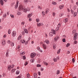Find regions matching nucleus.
Masks as SVG:
<instances>
[{
  "label": "nucleus",
  "mask_w": 78,
  "mask_h": 78,
  "mask_svg": "<svg viewBox=\"0 0 78 78\" xmlns=\"http://www.w3.org/2000/svg\"><path fill=\"white\" fill-rule=\"evenodd\" d=\"M51 32L49 33V35L50 36H53V34H56V32H55V30L53 29H51Z\"/></svg>",
  "instance_id": "f257e3e1"
},
{
  "label": "nucleus",
  "mask_w": 78,
  "mask_h": 78,
  "mask_svg": "<svg viewBox=\"0 0 78 78\" xmlns=\"http://www.w3.org/2000/svg\"><path fill=\"white\" fill-rule=\"evenodd\" d=\"M19 9L20 11L23 10H23H24V9H25V7L23 6L20 5L19 6Z\"/></svg>",
  "instance_id": "f03ea898"
},
{
  "label": "nucleus",
  "mask_w": 78,
  "mask_h": 78,
  "mask_svg": "<svg viewBox=\"0 0 78 78\" xmlns=\"http://www.w3.org/2000/svg\"><path fill=\"white\" fill-rule=\"evenodd\" d=\"M30 11V8H28L27 9L25 8L24 9L23 11V12H27V11Z\"/></svg>",
  "instance_id": "7ed1b4c3"
},
{
  "label": "nucleus",
  "mask_w": 78,
  "mask_h": 78,
  "mask_svg": "<svg viewBox=\"0 0 78 78\" xmlns=\"http://www.w3.org/2000/svg\"><path fill=\"white\" fill-rule=\"evenodd\" d=\"M7 0H0V3H1V4L2 5H4V2L3 1H4V2H6Z\"/></svg>",
  "instance_id": "20e7f679"
},
{
  "label": "nucleus",
  "mask_w": 78,
  "mask_h": 78,
  "mask_svg": "<svg viewBox=\"0 0 78 78\" xmlns=\"http://www.w3.org/2000/svg\"><path fill=\"white\" fill-rule=\"evenodd\" d=\"M36 54L35 53H32L31 54H30V58H34V57H35V56H36Z\"/></svg>",
  "instance_id": "39448f33"
},
{
  "label": "nucleus",
  "mask_w": 78,
  "mask_h": 78,
  "mask_svg": "<svg viewBox=\"0 0 78 78\" xmlns=\"http://www.w3.org/2000/svg\"><path fill=\"white\" fill-rule=\"evenodd\" d=\"M2 45H5L6 44V41H5V40H2Z\"/></svg>",
  "instance_id": "423d86ee"
},
{
  "label": "nucleus",
  "mask_w": 78,
  "mask_h": 78,
  "mask_svg": "<svg viewBox=\"0 0 78 78\" xmlns=\"http://www.w3.org/2000/svg\"><path fill=\"white\" fill-rule=\"evenodd\" d=\"M12 35L13 37H15L16 35V31H14L12 32Z\"/></svg>",
  "instance_id": "0eeeda50"
},
{
  "label": "nucleus",
  "mask_w": 78,
  "mask_h": 78,
  "mask_svg": "<svg viewBox=\"0 0 78 78\" xmlns=\"http://www.w3.org/2000/svg\"><path fill=\"white\" fill-rule=\"evenodd\" d=\"M78 34L77 33H76L74 35V37L73 39H74L76 40V39H77V37H76V36H77Z\"/></svg>",
  "instance_id": "6e6552de"
},
{
  "label": "nucleus",
  "mask_w": 78,
  "mask_h": 78,
  "mask_svg": "<svg viewBox=\"0 0 78 78\" xmlns=\"http://www.w3.org/2000/svg\"><path fill=\"white\" fill-rule=\"evenodd\" d=\"M25 54V51L20 52V55L21 56H23V55H24Z\"/></svg>",
  "instance_id": "1a4fd4ad"
},
{
  "label": "nucleus",
  "mask_w": 78,
  "mask_h": 78,
  "mask_svg": "<svg viewBox=\"0 0 78 78\" xmlns=\"http://www.w3.org/2000/svg\"><path fill=\"white\" fill-rule=\"evenodd\" d=\"M11 68H12V67H11V66L9 65L7 67V69L8 70H9V71H10V70H11Z\"/></svg>",
  "instance_id": "9d476101"
},
{
  "label": "nucleus",
  "mask_w": 78,
  "mask_h": 78,
  "mask_svg": "<svg viewBox=\"0 0 78 78\" xmlns=\"http://www.w3.org/2000/svg\"><path fill=\"white\" fill-rule=\"evenodd\" d=\"M43 23H37V25L38 27H39L40 26H43Z\"/></svg>",
  "instance_id": "9b49d317"
},
{
  "label": "nucleus",
  "mask_w": 78,
  "mask_h": 78,
  "mask_svg": "<svg viewBox=\"0 0 78 78\" xmlns=\"http://www.w3.org/2000/svg\"><path fill=\"white\" fill-rule=\"evenodd\" d=\"M32 14H33V13H29V14H28L27 17L28 18H30V17H31L32 16Z\"/></svg>",
  "instance_id": "f8f14e48"
},
{
  "label": "nucleus",
  "mask_w": 78,
  "mask_h": 78,
  "mask_svg": "<svg viewBox=\"0 0 78 78\" xmlns=\"http://www.w3.org/2000/svg\"><path fill=\"white\" fill-rule=\"evenodd\" d=\"M42 46L43 48L44 49V50H45L47 48V45H46L45 44H43Z\"/></svg>",
  "instance_id": "ddd939ff"
},
{
  "label": "nucleus",
  "mask_w": 78,
  "mask_h": 78,
  "mask_svg": "<svg viewBox=\"0 0 78 78\" xmlns=\"http://www.w3.org/2000/svg\"><path fill=\"white\" fill-rule=\"evenodd\" d=\"M64 5H60L59 7V8L60 9H63L64 8Z\"/></svg>",
  "instance_id": "4468645a"
},
{
  "label": "nucleus",
  "mask_w": 78,
  "mask_h": 78,
  "mask_svg": "<svg viewBox=\"0 0 78 78\" xmlns=\"http://www.w3.org/2000/svg\"><path fill=\"white\" fill-rule=\"evenodd\" d=\"M59 36H56L55 38V41H57L58 39H59Z\"/></svg>",
  "instance_id": "2eb2a0df"
},
{
  "label": "nucleus",
  "mask_w": 78,
  "mask_h": 78,
  "mask_svg": "<svg viewBox=\"0 0 78 78\" xmlns=\"http://www.w3.org/2000/svg\"><path fill=\"white\" fill-rule=\"evenodd\" d=\"M22 14V13L21 12V11H19L17 13V15L18 16H20L21 14Z\"/></svg>",
  "instance_id": "dca6fc26"
},
{
  "label": "nucleus",
  "mask_w": 78,
  "mask_h": 78,
  "mask_svg": "<svg viewBox=\"0 0 78 78\" xmlns=\"http://www.w3.org/2000/svg\"><path fill=\"white\" fill-rule=\"evenodd\" d=\"M33 75L34 76V78H37V73H34Z\"/></svg>",
  "instance_id": "f3484780"
},
{
  "label": "nucleus",
  "mask_w": 78,
  "mask_h": 78,
  "mask_svg": "<svg viewBox=\"0 0 78 78\" xmlns=\"http://www.w3.org/2000/svg\"><path fill=\"white\" fill-rule=\"evenodd\" d=\"M21 38H22V34H20L19 36L18 37L17 39L18 40H20L21 39Z\"/></svg>",
  "instance_id": "a211bd4d"
},
{
  "label": "nucleus",
  "mask_w": 78,
  "mask_h": 78,
  "mask_svg": "<svg viewBox=\"0 0 78 78\" xmlns=\"http://www.w3.org/2000/svg\"><path fill=\"white\" fill-rule=\"evenodd\" d=\"M68 20L69 19H68V18H66L64 20V22L65 23H66V22H68Z\"/></svg>",
  "instance_id": "6ab92c4d"
},
{
  "label": "nucleus",
  "mask_w": 78,
  "mask_h": 78,
  "mask_svg": "<svg viewBox=\"0 0 78 78\" xmlns=\"http://www.w3.org/2000/svg\"><path fill=\"white\" fill-rule=\"evenodd\" d=\"M45 42L47 44H50V42H49V41L48 40H46L45 41Z\"/></svg>",
  "instance_id": "aec40b11"
},
{
  "label": "nucleus",
  "mask_w": 78,
  "mask_h": 78,
  "mask_svg": "<svg viewBox=\"0 0 78 78\" xmlns=\"http://www.w3.org/2000/svg\"><path fill=\"white\" fill-rule=\"evenodd\" d=\"M56 12H52V16H53V17H55V16H56Z\"/></svg>",
  "instance_id": "412c9836"
},
{
  "label": "nucleus",
  "mask_w": 78,
  "mask_h": 78,
  "mask_svg": "<svg viewBox=\"0 0 78 78\" xmlns=\"http://www.w3.org/2000/svg\"><path fill=\"white\" fill-rule=\"evenodd\" d=\"M24 30L25 33H26V34H28V30H27V29H25Z\"/></svg>",
  "instance_id": "4be33fe9"
},
{
  "label": "nucleus",
  "mask_w": 78,
  "mask_h": 78,
  "mask_svg": "<svg viewBox=\"0 0 78 78\" xmlns=\"http://www.w3.org/2000/svg\"><path fill=\"white\" fill-rule=\"evenodd\" d=\"M73 9L74 10H75L76 9V6L75 5H74Z\"/></svg>",
  "instance_id": "5701e85b"
},
{
  "label": "nucleus",
  "mask_w": 78,
  "mask_h": 78,
  "mask_svg": "<svg viewBox=\"0 0 78 78\" xmlns=\"http://www.w3.org/2000/svg\"><path fill=\"white\" fill-rule=\"evenodd\" d=\"M36 20L37 23H39L40 21V20L39 18H37L36 19Z\"/></svg>",
  "instance_id": "b1692460"
},
{
  "label": "nucleus",
  "mask_w": 78,
  "mask_h": 78,
  "mask_svg": "<svg viewBox=\"0 0 78 78\" xmlns=\"http://www.w3.org/2000/svg\"><path fill=\"white\" fill-rule=\"evenodd\" d=\"M56 44H54L53 45V48L54 49H55V48H56Z\"/></svg>",
  "instance_id": "393cba45"
},
{
  "label": "nucleus",
  "mask_w": 78,
  "mask_h": 78,
  "mask_svg": "<svg viewBox=\"0 0 78 78\" xmlns=\"http://www.w3.org/2000/svg\"><path fill=\"white\" fill-rule=\"evenodd\" d=\"M34 58H32L30 60V62H34Z\"/></svg>",
  "instance_id": "a878e982"
},
{
  "label": "nucleus",
  "mask_w": 78,
  "mask_h": 78,
  "mask_svg": "<svg viewBox=\"0 0 78 78\" xmlns=\"http://www.w3.org/2000/svg\"><path fill=\"white\" fill-rule=\"evenodd\" d=\"M43 63H44V65H45V66H48V63H47L45 62H44Z\"/></svg>",
  "instance_id": "bb28decb"
},
{
  "label": "nucleus",
  "mask_w": 78,
  "mask_h": 78,
  "mask_svg": "<svg viewBox=\"0 0 78 78\" xmlns=\"http://www.w3.org/2000/svg\"><path fill=\"white\" fill-rule=\"evenodd\" d=\"M76 14H77V13H76V12H75L73 15V17H76Z\"/></svg>",
  "instance_id": "cd10ccee"
},
{
  "label": "nucleus",
  "mask_w": 78,
  "mask_h": 78,
  "mask_svg": "<svg viewBox=\"0 0 78 78\" xmlns=\"http://www.w3.org/2000/svg\"><path fill=\"white\" fill-rule=\"evenodd\" d=\"M25 41L23 40H21V42H22V44H25Z\"/></svg>",
  "instance_id": "c85d7f7f"
},
{
  "label": "nucleus",
  "mask_w": 78,
  "mask_h": 78,
  "mask_svg": "<svg viewBox=\"0 0 78 78\" xmlns=\"http://www.w3.org/2000/svg\"><path fill=\"white\" fill-rule=\"evenodd\" d=\"M49 12V9H46L45 13L46 14H47V13H48V12Z\"/></svg>",
  "instance_id": "c756f323"
},
{
  "label": "nucleus",
  "mask_w": 78,
  "mask_h": 78,
  "mask_svg": "<svg viewBox=\"0 0 78 78\" xmlns=\"http://www.w3.org/2000/svg\"><path fill=\"white\" fill-rule=\"evenodd\" d=\"M19 73H20L19 70H17L16 72V75H19Z\"/></svg>",
  "instance_id": "7c9ffc66"
},
{
  "label": "nucleus",
  "mask_w": 78,
  "mask_h": 78,
  "mask_svg": "<svg viewBox=\"0 0 78 78\" xmlns=\"http://www.w3.org/2000/svg\"><path fill=\"white\" fill-rule=\"evenodd\" d=\"M52 5H57V3H56L54 2H52Z\"/></svg>",
  "instance_id": "2f4dec72"
},
{
  "label": "nucleus",
  "mask_w": 78,
  "mask_h": 78,
  "mask_svg": "<svg viewBox=\"0 0 78 78\" xmlns=\"http://www.w3.org/2000/svg\"><path fill=\"white\" fill-rule=\"evenodd\" d=\"M61 51V49H59L57 51V54H59L60 52Z\"/></svg>",
  "instance_id": "473e14b6"
},
{
  "label": "nucleus",
  "mask_w": 78,
  "mask_h": 78,
  "mask_svg": "<svg viewBox=\"0 0 78 78\" xmlns=\"http://www.w3.org/2000/svg\"><path fill=\"white\" fill-rule=\"evenodd\" d=\"M27 78L30 77V73L27 74Z\"/></svg>",
  "instance_id": "72a5a7b5"
},
{
  "label": "nucleus",
  "mask_w": 78,
  "mask_h": 78,
  "mask_svg": "<svg viewBox=\"0 0 78 78\" xmlns=\"http://www.w3.org/2000/svg\"><path fill=\"white\" fill-rule=\"evenodd\" d=\"M16 70V69H13L12 70L11 72H12V73H14V72H15V71Z\"/></svg>",
  "instance_id": "f704fd0d"
},
{
  "label": "nucleus",
  "mask_w": 78,
  "mask_h": 78,
  "mask_svg": "<svg viewBox=\"0 0 78 78\" xmlns=\"http://www.w3.org/2000/svg\"><path fill=\"white\" fill-rule=\"evenodd\" d=\"M53 60H54V62H57V61H58V60L56 58H54Z\"/></svg>",
  "instance_id": "c9c22d12"
},
{
  "label": "nucleus",
  "mask_w": 78,
  "mask_h": 78,
  "mask_svg": "<svg viewBox=\"0 0 78 78\" xmlns=\"http://www.w3.org/2000/svg\"><path fill=\"white\" fill-rule=\"evenodd\" d=\"M8 33L9 34H11V30L9 29L8 30Z\"/></svg>",
  "instance_id": "e433bc0d"
},
{
  "label": "nucleus",
  "mask_w": 78,
  "mask_h": 78,
  "mask_svg": "<svg viewBox=\"0 0 78 78\" xmlns=\"http://www.w3.org/2000/svg\"><path fill=\"white\" fill-rule=\"evenodd\" d=\"M9 54V53H8V52H7V53L6 54V57H8V56H9V55H8Z\"/></svg>",
  "instance_id": "4c0bfd02"
},
{
  "label": "nucleus",
  "mask_w": 78,
  "mask_h": 78,
  "mask_svg": "<svg viewBox=\"0 0 78 78\" xmlns=\"http://www.w3.org/2000/svg\"><path fill=\"white\" fill-rule=\"evenodd\" d=\"M63 15H64L63 13H61L60 14L59 16H60V17H62V16H63Z\"/></svg>",
  "instance_id": "58836bf2"
},
{
  "label": "nucleus",
  "mask_w": 78,
  "mask_h": 78,
  "mask_svg": "<svg viewBox=\"0 0 78 78\" xmlns=\"http://www.w3.org/2000/svg\"><path fill=\"white\" fill-rule=\"evenodd\" d=\"M42 14L43 16H44V15H45V12H42Z\"/></svg>",
  "instance_id": "ea45409f"
},
{
  "label": "nucleus",
  "mask_w": 78,
  "mask_h": 78,
  "mask_svg": "<svg viewBox=\"0 0 78 78\" xmlns=\"http://www.w3.org/2000/svg\"><path fill=\"white\" fill-rule=\"evenodd\" d=\"M31 40V38L30 37H29L28 38V40L27 41V42H28L29 41H30Z\"/></svg>",
  "instance_id": "a19ab883"
},
{
  "label": "nucleus",
  "mask_w": 78,
  "mask_h": 78,
  "mask_svg": "<svg viewBox=\"0 0 78 78\" xmlns=\"http://www.w3.org/2000/svg\"><path fill=\"white\" fill-rule=\"evenodd\" d=\"M18 7V5L16 4L15 6V9H17Z\"/></svg>",
  "instance_id": "79ce46f5"
},
{
  "label": "nucleus",
  "mask_w": 78,
  "mask_h": 78,
  "mask_svg": "<svg viewBox=\"0 0 78 78\" xmlns=\"http://www.w3.org/2000/svg\"><path fill=\"white\" fill-rule=\"evenodd\" d=\"M14 45V43H12L11 44V46L12 47H13Z\"/></svg>",
  "instance_id": "37998d69"
},
{
  "label": "nucleus",
  "mask_w": 78,
  "mask_h": 78,
  "mask_svg": "<svg viewBox=\"0 0 78 78\" xmlns=\"http://www.w3.org/2000/svg\"><path fill=\"white\" fill-rule=\"evenodd\" d=\"M24 24H25V22H22L21 23V25H24Z\"/></svg>",
  "instance_id": "c03bdc74"
},
{
  "label": "nucleus",
  "mask_w": 78,
  "mask_h": 78,
  "mask_svg": "<svg viewBox=\"0 0 78 78\" xmlns=\"http://www.w3.org/2000/svg\"><path fill=\"white\" fill-rule=\"evenodd\" d=\"M10 17H11L12 18H14V16L13 15L11 14Z\"/></svg>",
  "instance_id": "a18cd8bd"
},
{
  "label": "nucleus",
  "mask_w": 78,
  "mask_h": 78,
  "mask_svg": "<svg viewBox=\"0 0 78 78\" xmlns=\"http://www.w3.org/2000/svg\"><path fill=\"white\" fill-rule=\"evenodd\" d=\"M71 11L72 14H73L74 12V11H73V10L72 9H71Z\"/></svg>",
  "instance_id": "49530a36"
},
{
  "label": "nucleus",
  "mask_w": 78,
  "mask_h": 78,
  "mask_svg": "<svg viewBox=\"0 0 78 78\" xmlns=\"http://www.w3.org/2000/svg\"><path fill=\"white\" fill-rule=\"evenodd\" d=\"M70 46V43H68L66 45V47H69V46Z\"/></svg>",
  "instance_id": "de8ad7c7"
},
{
  "label": "nucleus",
  "mask_w": 78,
  "mask_h": 78,
  "mask_svg": "<svg viewBox=\"0 0 78 78\" xmlns=\"http://www.w3.org/2000/svg\"><path fill=\"white\" fill-rule=\"evenodd\" d=\"M37 67H41V65L39 64H38L37 65Z\"/></svg>",
  "instance_id": "09e8293b"
},
{
  "label": "nucleus",
  "mask_w": 78,
  "mask_h": 78,
  "mask_svg": "<svg viewBox=\"0 0 78 78\" xmlns=\"http://www.w3.org/2000/svg\"><path fill=\"white\" fill-rule=\"evenodd\" d=\"M61 27V23H60L58 24V28H59V27Z\"/></svg>",
  "instance_id": "8fccbe9b"
},
{
  "label": "nucleus",
  "mask_w": 78,
  "mask_h": 78,
  "mask_svg": "<svg viewBox=\"0 0 78 78\" xmlns=\"http://www.w3.org/2000/svg\"><path fill=\"white\" fill-rule=\"evenodd\" d=\"M59 27H57L55 29V31H58V30H59Z\"/></svg>",
  "instance_id": "3c124183"
},
{
  "label": "nucleus",
  "mask_w": 78,
  "mask_h": 78,
  "mask_svg": "<svg viewBox=\"0 0 78 78\" xmlns=\"http://www.w3.org/2000/svg\"><path fill=\"white\" fill-rule=\"evenodd\" d=\"M77 41H74V44H77Z\"/></svg>",
  "instance_id": "603ef678"
},
{
  "label": "nucleus",
  "mask_w": 78,
  "mask_h": 78,
  "mask_svg": "<svg viewBox=\"0 0 78 78\" xmlns=\"http://www.w3.org/2000/svg\"><path fill=\"white\" fill-rule=\"evenodd\" d=\"M23 58L24 60H25L26 59V57H25V56H24L23 57Z\"/></svg>",
  "instance_id": "864d4df0"
},
{
  "label": "nucleus",
  "mask_w": 78,
  "mask_h": 78,
  "mask_svg": "<svg viewBox=\"0 0 78 78\" xmlns=\"http://www.w3.org/2000/svg\"><path fill=\"white\" fill-rule=\"evenodd\" d=\"M62 41L63 42H66V39L65 38L63 39Z\"/></svg>",
  "instance_id": "5fc2aeb1"
},
{
  "label": "nucleus",
  "mask_w": 78,
  "mask_h": 78,
  "mask_svg": "<svg viewBox=\"0 0 78 78\" xmlns=\"http://www.w3.org/2000/svg\"><path fill=\"white\" fill-rule=\"evenodd\" d=\"M7 42L8 44H10V43H11V41L10 40H8L7 41Z\"/></svg>",
  "instance_id": "6e6d98bb"
},
{
  "label": "nucleus",
  "mask_w": 78,
  "mask_h": 78,
  "mask_svg": "<svg viewBox=\"0 0 78 78\" xmlns=\"http://www.w3.org/2000/svg\"><path fill=\"white\" fill-rule=\"evenodd\" d=\"M28 64V62H26L24 63V65L25 66H27Z\"/></svg>",
  "instance_id": "4d7b16f0"
},
{
  "label": "nucleus",
  "mask_w": 78,
  "mask_h": 78,
  "mask_svg": "<svg viewBox=\"0 0 78 78\" xmlns=\"http://www.w3.org/2000/svg\"><path fill=\"white\" fill-rule=\"evenodd\" d=\"M57 60H59V56H58L56 57Z\"/></svg>",
  "instance_id": "13d9d810"
},
{
  "label": "nucleus",
  "mask_w": 78,
  "mask_h": 78,
  "mask_svg": "<svg viewBox=\"0 0 78 78\" xmlns=\"http://www.w3.org/2000/svg\"><path fill=\"white\" fill-rule=\"evenodd\" d=\"M73 33H75L76 32V30H73Z\"/></svg>",
  "instance_id": "bf43d9fd"
},
{
  "label": "nucleus",
  "mask_w": 78,
  "mask_h": 78,
  "mask_svg": "<svg viewBox=\"0 0 78 78\" xmlns=\"http://www.w3.org/2000/svg\"><path fill=\"white\" fill-rule=\"evenodd\" d=\"M25 32H24V31L22 32V34H23V35H24L25 34Z\"/></svg>",
  "instance_id": "052dcab7"
},
{
  "label": "nucleus",
  "mask_w": 78,
  "mask_h": 78,
  "mask_svg": "<svg viewBox=\"0 0 78 78\" xmlns=\"http://www.w3.org/2000/svg\"><path fill=\"white\" fill-rule=\"evenodd\" d=\"M38 8L39 9H42V8L41 7V6H38Z\"/></svg>",
  "instance_id": "680f3d73"
},
{
  "label": "nucleus",
  "mask_w": 78,
  "mask_h": 78,
  "mask_svg": "<svg viewBox=\"0 0 78 78\" xmlns=\"http://www.w3.org/2000/svg\"><path fill=\"white\" fill-rule=\"evenodd\" d=\"M72 61L73 62H75V58H73L72 59Z\"/></svg>",
  "instance_id": "e2e57ef3"
},
{
  "label": "nucleus",
  "mask_w": 78,
  "mask_h": 78,
  "mask_svg": "<svg viewBox=\"0 0 78 78\" xmlns=\"http://www.w3.org/2000/svg\"><path fill=\"white\" fill-rule=\"evenodd\" d=\"M41 71H43V70H44V68L41 67Z\"/></svg>",
  "instance_id": "0e129e2a"
},
{
  "label": "nucleus",
  "mask_w": 78,
  "mask_h": 78,
  "mask_svg": "<svg viewBox=\"0 0 78 78\" xmlns=\"http://www.w3.org/2000/svg\"><path fill=\"white\" fill-rule=\"evenodd\" d=\"M37 49L38 50H39V49H40V47L39 46L37 47Z\"/></svg>",
  "instance_id": "69168bd1"
},
{
  "label": "nucleus",
  "mask_w": 78,
  "mask_h": 78,
  "mask_svg": "<svg viewBox=\"0 0 78 78\" xmlns=\"http://www.w3.org/2000/svg\"><path fill=\"white\" fill-rule=\"evenodd\" d=\"M31 20H32L31 18H29V22H31Z\"/></svg>",
  "instance_id": "338daca9"
},
{
  "label": "nucleus",
  "mask_w": 78,
  "mask_h": 78,
  "mask_svg": "<svg viewBox=\"0 0 78 78\" xmlns=\"http://www.w3.org/2000/svg\"><path fill=\"white\" fill-rule=\"evenodd\" d=\"M59 74V70H58L57 71V74Z\"/></svg>",
  "instance_id": "774afa93"
}]
</instances>
